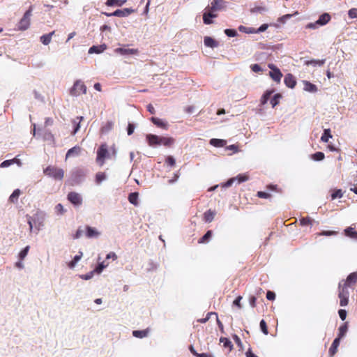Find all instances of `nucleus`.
<instances>
[{
  "instance_id": "f257e3e1",
  "label": "nucleus",
  "mask_w": 357,
  "mask_h": 357,
  "mask_svg": "<svg viewBox=\"0 0 357 357\" xmlns=\"http://www.w3.org/2000/svg\"><path fill=\"white\" fill-rule=\"evenodd\" d=\"M45 175L54 178V180L61 181L64 177V171L63 169L54 165H49L43 170Z\"/></svg>"
},
{
  "instance_id": "f03ea898",
  "label": "nucleus",
  "mask_w": 357,
  "mask_h": 357,
  "mask_svg": "<svg viewBox=\"0 0 357 357\" xmlns=\"http://www.w3.org/2000/svg\"><path fill=\"white\" fill-rule=\"evenodd\" d=\"M338 297L340 306L344 307L348 305L349 298V287L343 285L342 282H340L338 286Z\"/></svg>"
},
{
  "instance_id": "7ed1b4c3",
  "label": "nucleus",
  "mask_w": 357,
  "mask_h": 357,
  "mask_svg": "<svg viewBox=\"0 0 357 357\" xmlns=\"http://www.w3.org/2000/svg\"><path fill=\"white\" fill-rule=\"evenodd\" d=\"M32 8L30 7L28 10L25 12L22 18L17 24V29L20 31L26 30L30 26L31 16Z\"/></svg>"
},
{
  "instance_id": "20e7f679",
  "label": "nucleus",
  "mask_w": 357,
  "mask_h": 357,
  "mask_svg": "<svg viewBox=\"0 0 357 357\" xmlns=\"http://www.w3.org/2000/svg\"><path fill=\"white\" fill-rule=\"evenodd\" d=\"M86 93V86L81 80L75 82L73 87L70 90V94L73 96H78Z\"/></svg>"
},
{
  "instance_id": "39448f33",
  "label": "nucleus",
  "mask_w": 357,
  "mask_h": 357,
  "mask_svg": "<svg viewBox=\"0 0 357 357\" xmlns=\"http://www.w3.org/2000/svg\"><path fill=\"white\" fill-rule=\"evenodd\" d=\"M108 156L107 146L105 144H101L97 151L96 161L100 166H102L105 158Z\"/></svg>"
},
{
  "instance_id": "423d86ee",
  "label": "nucleus",
  "mask_w": 357,
  "mask_h": 357,
  "mask_svg": "<svg viewBox=\"0 0 357 357\" xmlns=\"http://www.w3.org/2000/svg\"><path fill=\"white\" fill-rule=\"evenodd\" d=\"M340 282L349 288L354 289L355 284L357 283V272L350 273L346 280H342Z\"/></svg>"
},
{
  "instance_id": "0eeeda50",
  "label": "nucleus",
  "mask_w": 357,
  "mask_h": 357,
  "mask_svg": "<svg viewBox=\"0 0 357 357\" xmlns=\"http://www.w3.org/2000/svg\"><path fill=\"white\" fill-rule=\"evenodd\" d=\"M268 68L271 70L269 72L270 77L277 83H280L282 77V73L280 69L273 64H268Z\"/></svg>"
},
{
  "instance_id": "6e6552de",
  "label": "nucleus",
  "mask_w": 357,
  "mask_h": 357,
  "mask_svg": "<svg viewBox=\"0 0 357 357\" xmlns=\"http://www.w3.org/2000/svg\"><path fill=\"white\" fill-rule=\"evenodd\" d=\"M225 8V1L224 0H213L211 5L206 9L211 10L212 12L220 11Z\"/></svg>"
},
{
  "instance_id": "1a4fd4ad",
  "label": "nucleus",
  "mask_w": 357,
  "mask_h": 357,
  "mask_svg": "<svg viewBox=\"0 0 357 357\" xmlns=\"http://www.w3.org/2000/svg\"><path fill=\"white\" fill-rule=\"evenodd\" d=\"M68 201L75 206H79L82 204V198L79 194L75 192H70L68 195Z\"/></svg>"
},
{
  "instance_id": "9d476101",
  "label": "nucleus",
  "mask_w": 357,
  "mask_h": 357,
  "mask_svg": "<svg viewBox=\"0 0 357 357\" xmlns=\"http://www.w3.org/2000/svg\"><path fill=\"white\" fill-rule=\"evenodd\" d=\"M249 179V176L246 174H239L236 177L231 178L229 179L225 184L224 187H229L232 185V183L238 180V183L245 182Z\"/></svg>"
},
{
  "instance_id": "9b49d317",
  "label": "nucleus",
  "mask_w": 357,
  "mask_h": 357,
  "mask_svg": "<svg viewBox=\"0 0 357 357\" xmlns=\"http://www.w3.org/2000/svg\"><path fill=\"white\" fill-rule=\"evenodd\" d=\"M133 10L131 8H123V9H118L115 10L114 13L108 15L109 16H116L119 17H127L133 13Z\"/></svg>"
},
{
  "instance_id": "f8f14e48",
  "label": "nucleus",
  "mask_w": 357,
  "mask_h": 357,
  "mask_svg": "<svg viewBox=\"0 0 357 357\" xmlns=\"http://www.w3.org/2000/svg\"><path fill=\"white\" fill-rule=\"evenodd\" d=\"M148 144L151 146H159L160 136L148 134L146 137Z\"/></svg>"
},
{
  "instance_id": "ddd939ff",
  "label": "nucleus",
  "mask_w": 357,
  "mask_h": 357,
  "mask_svg": "<svg viewBox=\"0 0 357 357\" xmlns=\"http://www.w3.org/2000/svg\"><path fill=\"white\" fill-rule=\"evenodd\" d=\"M115 52L122 55L137 54L139 52L137 49H130L124 47L116 48Z\"/></svg>"
},
{
  "instance_id": "4468645a",
  "label": "nucleus",
  "mask_w": 357,
  "mask_h": 357,
  "mask_svg": "<svg viewBox=\"0 0 357 357\" xmlns=\"http://www.w3.org/2000/svg\"><path fill=\"white\" fill-rule=\"evenodd\" d=\"M284 82L287 87L291 89L294 88L296 84L295 77L290 73L286 75Z\"/></svg>"
},
{
  "instance_id": "2eb2a0df",
  "label": "nucleus",
  "mask_w": 357,
  "mask_h": 357,
  "mask_svg": "<svg viewBox=\"0 0 357 357\" xmlns=\"http://www.w3.org/2000/svg\"><path fill=\"white\" fill-rule=\"evenodd\" d=\"M86 236L89 238H97L100 236V233L94 227L90 226L86 227Z\"/></svg>"
},
{
  "instance_id": "dca6fc26",
  "label": "nucleus",
  "mask_w": 357,
  "mask_h": 357,
  "mask_svg": "<svg viewBox=\"0 0 357 357\" xmlns=\"http://www.w3.org/2000/svg\"><path fill=\"white\" fill-rule=\"evenodd\" d=\"M175 142V139L171 137H162L160 136V145H163L167 147L172 146Z\"/></svg>"
},
{
  "instance_id": "f3484780",
  "label": "nucleus",
  "mask_w": 357,
  "mask_h": 357,
  "mask_svg": "<svg viewBox=\"0 0 357 357\" xmlns=\"http://www.w3.org/2000/svg\"><path fill=\"white\" fill-rule=\"evenodd\" d=\"M151 121L154 125H155L158 128H162L165 130H167V128H168L167 123L159 118L151 117Z\"/></svg>"
},
{
  "instance_id": "a211bd4d",
  "label": "nucleus",
  "mask_w": 357,
  "mask_h": 357,
  "mask_svg": "<svg viewBox=\"0 0 357 357\" xmlns=\"http://www.w3.org/2000/svg\"><path fill=\"white\" fill-rule=\"evenodd\" d=\"M107 49V45L105 44L100 45H93L91 47L89 50V54H100L103 52Z\"/></svg>"
},
{
  "instance_id": "6ab92c4d",
  "label": "nucleus",
  "mask_w": 357,
  "mask_h": 357,
  "mask_svg": "<svg viewBox=\"0 0 357 357\" xmlns=\"http://www.w3.org/2000/svg\"><path fill=\"white\" fill-rule=\"evenodd\" d=\"M340 342V338L336 337L333 340V342L329 349V351H328V354L331 357L333 356L337 353V347H339Z\"/></svg>"
},
{
  "instance_id": "aec40b11",
  "label": "nucleus",
  "mask_w": 357,
  "mask_h": 357,
  "mask_svg": "<svg viewBox=\"0 0 357 357\" xmlns=\"http://www.w3.org/2000/svg\"><path fill=\"white\" fill-rule=\"evenodd\" d=\"M215 215V211L209 209L204 213L203 219L206 222H211Z\"/></svg>"
},
{
  "instance_id": "412c9836",
  "label": "nucleus",
  "mask_w": 357,
  "mask_h": 357,
  "mask_svg": "<svg viewBox=\"0 0 357 357\" xmlns=\"http://www.w3.org/2000/svg\"><path fill=\"white\" fill-rule=\"evenodd\" d=\"M54 33H55V31H53L49 33L48 34L43 35L40 38V42L45 45H49L51 42L52 37L53 35H54Z\"/></svg>"
},
{
  "instance_id": "4be33fe9",
  "label": "nucleus",
  "mask_w": 357,
  "mask_h": 357,
  "mask_svg": "<svg viewBox=\"0 0 357 357\" xmlns=\"http://www.w3.org/2000/svg\"><path fill=\"white\" fill-rule=\"evenodd\" d=\"M331 20V16L328 13H324L321 15L317 20V24H318L320 26H323L326 24Z\"/></svg>"
},
{
  "instance_id": "5701e85b",
  "label": "nucleus",
  "mask_w": 357,
  "mask_h": 357,
  "mask_svg": "<svg viewBox=\"0 0 357 357\" xmlns=\"http://www.w3.org/2000/svg\"><path fill=\"white\" fill-rule=\"evenodd\" d=\"M226 144L227 141L225 139L213 138L210 140V144L215 147H223Z\"/></svg>"
},
{
  "instance_id": "b1692460",
  "label": "nucleus",
  "mask_w": 357,
  "mask_h": 357,
  "mask_svg": "<svg viewBox=\"0 0 357 357\" xmlns=\"http://www.w3.org/2000/svg\"><path fill=\"white\" fill-rule=\"evenodd\" d=\"M80 147L79 146H74L71 149H70L66 155V160H67L68 158L73 156V155H77L80 153Z\"/></svg>"
},
{
  "instance_id": "393cba45",
  "label": "nucleus",
  "mask_w": 357,
  "mask_h": 357,
  "mask_svg": "<svg viewBox=\"0 0 357 357\" xmlns=\"http://www.w3.org/2000/svg\"><path fill=\"white\" fill-rule=\"evenodd\" d=\"M204 45L207 47H215L218 45V43L217 41H215L213 38L209 37V36H206L204 38Z\"/></svg>"
},
{
  "instance_id": "a878e982",
  "label": "nucleus",
  "mask_w": 357,
  "mask_h": 357,
  "mask_svg": "<svg viewBox=\"0 0 357 357\" xmlns=\"http://www.w3.org/2000/svg\"><path fill=\"white\" fill-rule=\"evenodd\" d=\"M344 234L354 239H357V231L351 227H349L344 229Z\"/></svg>"
},
{
  "instance_id": "bb28decb",
  "label": "nucleus",
  "mask_w": 357,
  "mask_h": 357,
  "mask_svg": "<svg viewBox=\"0 0 357 357\" xmlns=\"http://www.w3.org/2000/svg\"><path fill=\"white\" fill-rule=\"evenodd\" d=\"M83 120V116H77L75 119L73 120V123L75 126L74 130L72 132V135H75L77 132L79 130L80 128V122Z\"/></svg>"
},
{
  "instance_id": "cd10ccee",
  "label": "nucleus",
  "mask_w": 357,
  "mask_h": 357,
  "mask_svg": "<svg viewBox=\"0 0 357 357\" xmlns=\"http://www.w3.org/2000/svg\"><path fill=\"white\" fill-rule=\"evenodd\" d=\"M149 332L148 328L142 331H133L132 335L137 338H144L148 335Z\"/></svg>"
},
{
  "instance_id": "c85d7f7f",
  "label": "nucleus",
  "mask_w": 357,
  "mask_h": 357,
  "mask_svg": "<svg viewBox=\"0 0 357 357\" xmlns=\"http://www.w3.org/2000/svg\"><path fill=\"white\" fill-rule=\"evenodd\" d=\"M138 197H139V193L137 192H131L128 195V201L130 203L135 206L138 205Z\"/></svg>"
},
{
  "instance_id": "c756f323",
  "label": "nucleus",
  "mask_w": 357,
  "mask_h": 357,
  "mask_svg": "<svg viewBox=\"0 0 357 357\" xmlns=\"http://www.w3.org/2000/svg\"><path fill=\"white\" fill-rule=\"evenodd\" d=\"M126 2V0H107L105 4L107 6H122Z\"/></svg>"
},
{
  "instance_id": "7c9ffc66",
  "label": "nucleus",
  "mask_w": 357,
  "mask_h": 357,
  "mask_svg": "<svg viewBox=\"0 0 357 357\" xmlns=\"http://www.w3.org/2000/svg\"><path fill=\"white\" fill-rule=\"evenodd\" d=\"M304 89L305 91L310 92H316L317 91V86L307 81L304 82Z\"/></svg>"
},
{
  "instance_id": "2f4dec72",
  "label": "nucleus",
  "mask_w": 357,
  "mask_h": 357,
  "mask_svg": "<svg viewBox=\"0 0 357 357\" xmlns=\"http://www.w3.org/2000/svg\"><path fill=\"white\" fill-rule=\"evenodd\" d=\"M21 194V191L20 189H16L13 191L11 195L9 197V201L12 203H16L19 198V196Z\"/></svg>"
},
{
  "instance_id": "473e14b6",
  "label": "nucleus",
  "mask_w": 357,
  "mask_h": 357,
  "mask_svg": "<svg viewBox=\"0 0 357 357\" xmlns=\"http://www.w3.org/2000/svg\"><path fill=\"white\" fill-rule=\"evenodd\" d=\"M347 330H348L347 323H344L338 329L339 333H338L337 338H340V339L342 338L346 335Z\"/></svg>"
},
{
  "instance_id": "72a5a7b5",
  "label": "nucleus",
  "mask_w": 357,
  "mask_h": 357,
  "mask_svg": "<svg viewBox=\"0 0 357 357\" xmlns=\"http://www.w3.org/2000/svg\"><path fill=\"white\" fill-rule=\"evenodd\" d=\"M82 257V252H79V255H75L72 261H70L68 266L70 268H73L76 264L80 260Z\"/></svg>"
},
{
  "instance_id": "f704fd0d",
  "label": "nucleus",
  "mask_w": 357,
  "mask_h": 357,
  "mask_svg": "<svg viewBox=\"0 0 357 357\" xmlns=\"http://www.w3.org/2000/svg\"><path fill=\"white\" fill-rule=\"evenodd\" d=\"M212 236V231L208 230L201 238L199 239V243H207Z\"/></svg>"
},
{
  "instance_id": "c9c22d12",
  "label": "nucleus",
  "mask_w": 357,
  "mask_h": 357,
  "mask_svg": "<svg viewBox=\"0 0 357 357\" xmlns=\"http://www.w3.org/2000/svg\"><path fill=\"white\" fill-rule=\"evenodd\" d=\"M332 137V135L331 133V130L330 129H325L324 130V133L321 137V140L323 142H328V140H329V138H331Z\"/></svg>"
},
{
  "instance_id": "e433bc0d",
  "label": "nucleus",
  "mask_w": 357,
  "mask_h": 357,
  "mask_svg": "<svg viewBox=\"0 0 357 357\" xmlns=\"http://www.w3.org/2000/svg\"><path fill=\"white\" fill-rule=\"evenodd\" d=\"M325 61L326 60L325 59H318V60H316V59H312L310 61H308L306 62V64L307 65H312L313 66H323L324 63H325Z\"/></svg>"
},
{
  "instance_id": "4c0bfd02",
  "label": "nucleus",
  "mask_w": 357,
  "mask_h": 357,
  "mask_svg": "<svg viewBox=\"0 0 357 357\" xmlns=\"http://www.w3.org/2000/svg\"><path fill=\"white\" fill-rule=\"evenodd\" d=\"M325 158V155L323 152L318 151L315 153L311 155V158L315 161H321L323 160Z\"/></svg>"
},
{
  "instance_id": "58836bf2",
  "label": "nucleus",
  "mask_w": 357,
  "mask_h": 357,
  "mask_svg": "<svg viewBox=\"0 0 357 357\" xmlns=\"http://www.w3.org/2000/svg\"><path fill=\"white\" fill-rule=\"evenodd\" d=\"M214 15L211 13H206V12L203 14V22L205 24H211L213 22L211 18H213Z\"/></svg>"
},
{
  "instance_id": "ea45409f",
  "label": "nucleus",
  "mask_w": 357,
  "mask_h": 357,
  "mask_svg": "<svg viewBox=\"0 0 357 357\" xmlns=\"http://www.w3.org/2000/svg\"><path fill=\"white\" fill-rule=\"evenodd\" d=\"M273 91H267L261 98V105H265L268 100L270 99L271 94L273 93Z\"/></svg>"
},
{
  "instance_id": "a19ab883",
  "label": "nucleus",
  "mask_w": 357,
  "mask_h": 357,
  "mask_svg": "<svg viewBox=\"0 0 357 357\" xmlns=\"http://www.w3.org/2000/svg\"><path fill=\"white\" fill-rule=\"evenodd\" d=\"M220 341L223 344L224 347L229 348V350H231L233 345L231 342L228 338L221 337Z\"/></svg>"
},
{
  "instance_id": "79ce46f5",
  "label": "nucleus",
  "mask_w": 357,
  "mask_h": 357,
  "mask_svg": "<svg viewBox=\"0 0 357 357\" xmlns=\"http://www.w3.org/2000/svg\"><path fill=\"white\" fill-rule=\"evenodd\" d=\"M282 96L280 93H277L273 96V97L271 99V104L273 107H275L279 103L280 98H281Z\"/></svg>"
},
{
  "instance_id": "37998d69",
  "label": "nucleus",
  "mask_w": 357,
  "mask_h": 357,
  "mask_svg": "<svg viewBox=\"0 0 357 357\" xmlns=\"http://www.w3.org/2000/svg\"><path fill=\"white\" fill-rule=\"evenodd\" d=\"M343 192L341 189L335 190L331 194V199L334 200L337 198H342L343 197Z\"/></svg>"
},
{
  "instance_id": "c03bdc74",
  "label": "nucleus",
  "mask_w": 357,
  "mask_h": 357,
  "mask_svg": "<svg viewBox=\"0 0 357 357\" xmlns=\"http://www.w3.org/2000/svg\"><path fill=\"white\" fill-rule=\"evenodd\" d=\"M30 247L29 245L26 246L23 250L20 251L19 253V259L22 261L27 255Z\"/></svg>"
},
{
  "instance_id": "a18cd8bd",
  "label": "nucleus",
  "mask_w": 357,
  "mask_h": 357,
  "mask_svg": "<svg viewBox=\"0 0 357 357\" xmlns=\"http://www.w3.org/2000/svg\"><path fill=\"white\" fill-rule=\"evenodd\" d=\"M106 178V174L104 172H98L96 175V182L100 184Z\"/></svg>"
},
{
  "instance_id": "49530a36",
  "label": "nucleus",
  "mask_w": 357,
  "mask_h": 357,
  "mask_svg": "<svg viewBox=\"0 0 357 357\" xmlns=\"http://www.w3.org/2000/svg\"><path fill=\"white\" fill-rule=\"evenodd\" d=\"M300 224L302 226H307L312 225V220L310 218H303L300 220Z\"/></svg>"
},
{
  "instance_id": "de8ad7c7",
  "label": "nucleus",
  "mask_w": 357,
  "mask_h": 357,
  "mask_svg": "<svg viewBox=\"0 0 357 357\" xmlns=\"http://www.w3.org/2000/svg\"><path fill=\"white\" fill-rule=\"evenodd\" d=\"M259 325H260V328H261V331L263 332V333L265 335H268V331L266 322L264 319H262V320H261Z\"/></svg>"
},
{
  "instance_id": "09e8293b",
  "label": "nucleus",
  "mask_w": 357,
  "mask_h": 357,
  "mask_svg": "<svg viewBox=\"0 0 357 357\" xmlns=\"http://www.w3.org/2000/svg\"><path fill=\"white\" fill-rule=\"evenodd\" d=\"M165 163L170 167H174L176 164L175 159L173 156L169 155L165 159Z\"/></svg>"
},
{
  "instance_id": "8fccbe9b",
  "label": "nucleus",
  "mask_w": 357,
  "mask_h": 357,
  "mask_svg": "<svg viewBox=\"0 0 357 357\" xmlns=\"http://www.w3.org/2000/svg\"><path fill=\"white\" fill-rule=\"evenodd\" d=\"M108 266V263L105 264V261L99 264L98 266L95 268L93 271L100 273L102 270Z\"/></svg>"
},
{
  "instance_id": "3c124183",
  "label": "nucleus",
  "mask_w": 357,
  "mask_h": 357,
  "mask_svg": "<svg viewBox=\"0 0 357 357\" xmlns=\"http://www.w3.org/2000/svg\"><path fill=\"white\" fill-rule=\"evenodd\" d=\"M257 196L259 198L268 199L271 197V195L268 192L259 191V192H257Z\"/></svg>"
},
{
  "instance_id": "603ef678",
  "label": "nucleus",
  "mask_w": 357,
  "mask_h": 357,
  "mask_svg": "<svg viewBox=\"0 0 357 357\" xmlns=\"http://www.w3.org/2000/svg\"><path fill=\"white\" fill-rule=\"evenodd\" d=\"M243 297L241 296H238L236 298V299L233 301V305L236 306L238 309H241L242 307L241 301L242 300Z\"/></svg>"
},
{
  "instance_id": "864d4df0",
  "label": "nucleus",
  "mask_w": 357,
  "mask_h": 357,
  "mask_svg": "<svg viewBox=\"0 0 357 357\" xmlns=\"http://www.w3.org/2000/svg\"><path fill=\"white\" fill-rule=\"evenodd\" d=\"M55 210H56V212L57 213V214H60V215L63 214L66 211V210L63 208V206L61 204H58L55 206Z\"/></svg>"
},
{
  "instance_id": "5fc2aeb1",
  "label": "nucleus",
  "mask_w": 357,
  "mask_h": 357,
  "mask_svg": "<svg viewBox=\"0 0 357 357\" xmlns=\"http://www.w3.org/2000/svg\"><path fill=\"white\" fill-rule=\"evenodd\" d=\"M225 34L229 37H234L236 36L237 32L234 29H227L225 30Z\"/></svg>"
},
{
  "instance_id": "6e6d98bb",
  "label": "nucleus",
  "mask_w": 357,
  "mask_h": 357,
  "mask_svg": "<svg viewBox=\"0 0 357 357\" xmlns=\"http://www.w3.org/2000/svg\"><path fill=\"white\" fill-rule=\"evenodd\" d=\"M212 314H215V315H217V314L215 312H208L207 314H206V317L205 318H203V319H199L197 320L198 322H200V323H206V321H208V319H210L211 316Z\"/></svg>"
},
{
  "instance_id": "4d7b16f0",
  "label": "nucleus",
  "mask_w": 357,
  "mask_h": 357,
  "mask_svg": "<svg viewBox=\"0 0 357 357\" xmlns=\"http://www.w3.org/2000/svg\"><path fill=\"white\" fill-rule=\"evenodd\" d=\"M349 17L351 19L357 18V8H351L348 12Z\"/></svg>"
},
{
  "instance_id": "13d9d810",
  "label": "nucleus",
  "mask_w": 357,
  "mask_h": 357,
  "mask_svg": "<svg viewBox=\"0 0 357 357\" xmlns=\"http://www.w3.org/2000/svg\"><path fill=\"white\" fill-rule=\"evenodd\" d=\"M338 234V231H323L319 235L321 236H334Z\"/></svg>"
},
{
  "instance_id": "bf43d9fd",
  "label": "nucleus",
  "mask_w": 357,
  "mask_h": 357,
  "mask_svg": "<svg viewBox=\"0 0 357 357\" xmlns=\"http://www.w3.org/2000/svg\"><path fill=\"white\" fill-rule=\"evenodd\" d=\"M250 68L255 73H259L262 71V69L260 67V66L257 63L251 65Z\"/></svg>"
},
{
  "instance_id": "052dcab7",
  "label": "nucleus",
  "mask_w": 357,
  "mask_h": 357,
  "mask_svg": "<svg viewBox=\"0 0 357 357\" xmlns=\"http://www.w3.org/2000/svg\"><path fill=\"white\" fill-rule=\"evenodd\" d=\"M266 298L269 301H273L275 298V294L273 291H268L266 293Z\"/></svg>"
},
{
  "instance_id": "680f3d73",
  "label": "nucleus",
  "mask_w": 357,
  "mask_h": 357,
  "mask_svg": "<svg viewBox=\"0 0 357 357\" xmlns=\"http://www.w3.org/2000/svg\"><path fill=\"white\" fill-rule=\"evenodd\" d=\"M257 298L255 296H250L249 298V303L252 307H256Z\"/></svg>"
},
{
  "instance_id": "e2e57ef3",
  "label": "nucleus",
  "mask_w": 357,
  "mask_h": 357,
  "mask_svg": "<svg viewBox=\"0 0 357 357\" xmlns=\"http://www.w3.org/2000/svg\"><path fill=\"white\" fill-rule=\"evenodd\" d=\"M292 15H290V14H287V15H284L282 17H280L279 19H278V22H281V23H285V22L289 19Z\"/></svg>"
},
{
  "instance_id": "0e129e2a",
  "label": "nucleus",
  "mask_w": 357,
  "mask_h": 357,
  "mask_svg": "<svg viewBox=\"0 0 357 357\" xmlns=\"http://www.w3.org/2000/svg\"><path fill=\"white\" fill-rule=\"evenodd\" d=\"M14 163L13 160H7L1 162V167H6Z\"/></svg>"
},
{
  "instance_id": "69168bd1",
  "label": "nucleus",
  "mask_w": 357,
  "mask_h": 357,
  "mask_svg": "<svg viewBox=\"0 0 357 357\" xmlns=\"http://www.w3.org/2000/svg\"><path fill=\"white\" fill-rule=\"evenodd\" d=\"M338 314H339V316H340V319L342 321H344L346 319V317H347V311L345 310H342V309L338 311Z\"/></svg>"
},
{
  "instance_id": "338daca9",
  "label": "nucleus",
  "mask_w": 357,
  "mask_h": 357,
  "mask_svg": "<svg viewBox=\"0 0 357 357\" xmlns=\"http://www.w3.org/2000/svg\"><path fill=\"white\" fill-rule=\"evenodd\" d=\"M135 126L132 123H129L128 126V135H131L134 132Z\"/></svg>"
},
{
  "instance_id": "774afa93",
  "label": "nucleus",
  "mask_w": 357,
  "mask_h": 357,
  "mask_svg": "<svg viewBox=\"0 0 357 357\" xmlns=\"http://www.w3.org/2000/svg\"><path fill=\"white\" fill-rule=\"evenodd\" d=\"M268 27V25L267 24H264L261 26H260L257 30L256 32L260 33L265 31Z\"/></svg>"
}]
</instances>
